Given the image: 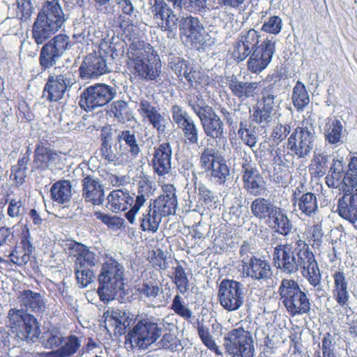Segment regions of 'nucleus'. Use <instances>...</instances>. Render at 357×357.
<instances>
[{
  "mask_svg": "<svg viewBox=\"0 0 357 357\" xmlns=\"http://www.w3.org/2000/svg\"><path fill=\"white\" fill-rule=\"evenodd\" d=\"M334 279L333 294L337 303L342 307L348 305L349 294L348 282L342 271H335L333 275Z\"/></svg>",
  "mask_w": 357,
  "mask_h": 357,
  "instance_id": "f704fd0d",
  "label": "nucleus"
},
{
  "mask_svg": "<svg viewBox=\"0 0 357 357\" xmlns=\"http://www.w3.org/2000/svg\"><path fill=\"white\" fill-rule=\"evenodd\" d=\"M112 70L111 63L100 52L87 54L79 68V77L84 80L98 79Z\"/></svg>",
  "mask_w": 357,
  "mask_h": 357,
  "instance_id": "dca6fc26",
  "label": "nucleus"
},
{
  "mask_svg": "<svg viewBox=\"0 0 357 357\" xmlns=\"http://www.w3.org/2000/svg\"><path fill=\"white\" fill-rule=\"evenodd\" d=\"M241 165L243 188L248 194L255 197L263 195L266 190V183L259 173L257 164L250 156L245 154Z\"/></svg>",
  "mask_w": 357,
  "mask_h": 357,
  "instance_id": "ddd939ff",
  "label": "nucleus"
},
{
  "mask_svg": "<svg viewBox=\"0 0 357 357\" xmlns=\"http://www.w3.org/2000/svg\"><path fill=\"white\" fill-rule=\"evenodd\" d=\"M75 269L77 282L82 287H86L93 282V272L88 266L75 264Z\"/></svg>",
  "mask_w": 357,
  "mask_h": 357,
  "instance_id": "4d7b16f0",
  "label": "nucleus"
},
{
  "mask_svg": "<svg viewBox=\"0 0 357 357\" xmlns=\"http://www.w3.org/2000/svg\"><path fill=\"white\" fill-rule=\"evenodd\" d=\"M171 309L178 316L185 320H189L192 317V312L183 303L182 298L176 295L172 301Z\"/></svg>",
  "mask_w": 357,
  "mask_h": 357,
  "instance_id": "13d9d810",
  "label": "nucleus"
},
{
  "mask_svg": "<svg viewBox=\"0 0 357 357\" xmlns=\"http://www.w3.org/2000/svg\"><path fill=\"white\" fill-rule=\"evenodd\" d=\"M304 185L301 184L292 194L291 201L297 206L301 213L306 216H312L318 210L317 199L315 194L303 190Z\"/></svg>",
  "mask_w": 357,
  "mask_h": 357,
  "instance_id": "4be33fe9",
  "label": "nucleus"
},
{
  "mask_svg": "<svg viewBox=\"0 0 357 357\" xmlns=\"http://www.w3.org/2000/svg\"><path fill=\"white\" fill-rule=\"evenodd\" d=\"M292 100L298 110H302L310 102V96L306 87L301 82L298 81L293 89Z\"/></svg>",
  "mask_w": 357,
  "mask_h": 357,
  "instance_id": "09e8293b",
  "label": "nucleus"
},
{
  "mask_svg": "<svg viewBox=\"0 0 357 357\" xmlns=\"http://www.w3.org/2000/svg\"><path fill=\"white\" fill-rule=\"evenodd\" d=\"M278 293L280 302L291 316L302 315L310 312V299L295 280L283 279Z\"/></svg>",
  "mask_w": 357,
  "mask_h": 357,
  "instance_id": "423d86ee",
  "label": "nucleus"
},
{
  "mask_svg": "<svg viewBox=\"0 0 357 357\" xmlns=\"http://www.w3.org/2000/svg\"><path fill=\"white\" fill-rule=\"evenodd\" d=\"M273 112L259 105V106L254 110L252 116V121L255 122L261 128H265L271 125L273 120Z\"/></svg>",
  "mask_w": 357,
  "mask_h": 357,
  "instance_id": "5fc2aeb1",
  "label": "nucleus"
},
{
  "mask_svg": "<svg viewBox=\"0 0 357 357\" xmlns=\"http://www.w3.org/2000/svg\"><path fill=\"white\" fill-rule=\"evenodd\" d=\"M116 95L114 87L105 84H96L83 91L79 103L86 111H92L109 103Z\"/></svg>",
  "mask_w": 357,
  "mask_h": 357,
  "instance_id": "f8f14e48",
  "label": "nucleus"
},
{
  "mask_svg": "<svg viewBox=\"0 0 357 357\" xmlns=\"http://www.w3.org/2000/svg\"><path fill=\"white\" fill-rule=\"evenodd\" d=\"M178 128L182 130L185 142L187 144L190 146L199 145V129L192 119Z\"/></svg>",
  "mask_w": 357,
  "mask_h": 357,
  "instance_id": "8fccbe9b",
  "label": "nucleus"
},
{
  "mask_svg": "<svg viewBox=\"0 0 357 357\" xmlns=\"http://www.w3.org/2000/svg\"><path fill=\"white\" fill-rule=\"evenodd\" d=\"M151 204L163 217L175 214L178 205L176 188L172 185H165L163 194L153 200Z\"/></svg>",
  "mask_w": 357,
  "mask_h": 357,
  "instance_id": "a878e982",
  "label": "nucleus"
},
{
  "mask_svg": "<svg viewBox=\"0 0 357 357\" xmlns=\"http://www.w3.org/2000/svg\"><path fill=\"white\" fill-rule=\"evenodd\" d=\"M116 141L119 143L120 151L122 150L123 145L126 146V149L130 153L131 156L136 158L141 152V148L137 139L135 132L130 130H123L118 132Z\"/></svg>",
  "mask_w": 357,
  "mask_h": 357,
  "instance_id": "c9c22d12",
  "label": "nucleus"
},
{
  "mask_svg": "<svg viewBox=\"0 0 357 357\" xmlns=\"http://www.w3.org/2000/svg\"><path fill=\"white\" fill-rule=\"evenodd\" d=\"M302 254L296 252L291 243L277 245L273 249V261L274 266L282 273L292 275L302 267L306 259Z\"/></svg>",
  "mask_w": 357,
  "mask_h": 357,
  "instance_id": "9d476101",
  "label": "nucleus"
},
{
  "mask_svg": "<svg viewBox=\"0 0 357 357\" xmlns=\"http://www.w3.org/2000/svg\"><path fill=\"white\" fill-rule=\"evenodd\" d=\"M123 273V266L112 257L103 263L98 277L99 287L97 291L102 302L107 303L114 300L118 293L121 294L124 286Z\"/></svg>",
  "mask_w": 357,
  "mask_h": 357,
  "instance_id": "39448f33",
  "label": "nucleus"
},
{
  "mask_svg": "<svg viewBox=\"0 0 357 357\" xmlns=\"http://www.w3.org/2000/svg\"><path fill=\"white\" fill-rule=\"evenodd\" d=\"M188 105L199 118L206 137L220 140L225 138V124L213 108L208 105L199 93L186 97Z\"/></svg>",
  "mask_w": 357,
  "mask_h": 357,
  "instance_id": "20e7f679",
  "label": "nucleus"
},
{
  "mask_svg": "<svg viewBox=\"0 0 357 357\" xmlns=\"http://www.w3.org/2000/svg\"><path fill=\"white\" fill-rule=\"evenodd\" d=\"M158 319L144 317L137 321L132 329L126 336V344L130 343L132 349H146L155 342L162 335V328Z\"/></svg>",
  "mask_w": 357,
  "mask_h": 357,
  "instance_id": "0eeeda50",
  "label": "nucleus"
},
{
  "mask_svg": "<svg viewBox=\"0 0 357 357\" xmlns=\"http://www.w3.org/2000/svg\"><path fill=\"white\" fill-rule=\"evenodd\" d=\"M102 156L109 162H119L123 156L124 153H119L116 149H114L110 142V135L107 134L102 137V144L100 148Z\"/></svg>",
  "mask_w": 357,
  "mask_h": 357,
  "instance_id": "de8ad7c7",
  "label": "nucleus"
},
{
  "mask_svg": "<svg viewBox=\"0 0 357 357\" xmlns=\"http://www.w3.org/2000/svg\"><path fill=\"white\" fill-rule=\"evenodd\" d=\"M195 190H198V196L199 200L203 202L202 204L211 205L212 203L215 202L214 193L208 187L202 183H195Z\"/></svg>",
  "mask_w": 357,
  "mask_h": 357,
  "instance_id": "e2e57ef3",
  "label": "nucleus"
},
{
  "mask_svg": "<svg viewBox=\"0 0 357 357\" xmlns=\"http://www.w3.org/2000/svg\"><path fill=\"white\" fill-rule=\"evenodd\" d=\"M63 344L52 352V357H70L75 354L81 347V338L75 335L65 337Z\"/></svg>",
  "mask_w": 357,
  "mask_h": 357,
  "instance_id": "a19ab883",
  "label": "nucleus"
},
{
  "mask_svg": "<svg viewBox=\"0 0 357 357\" xmlns=\"http://www.w3.org/2000/svg\"><path fill=\"white\" fill-rule=\"evenodd\" d=\"M172 155V149L168 142L155 147L152 164L154 172L158 176H164L170 172Z\"/></svg>",
  "mask_w": 357,
  "mask_h": 357,
  "instance_id": "393cba45",
  "label": "nucleus"
},
{
  "mask_svg": "<svg viewBox=\"0 0 357 357\" xmlns=\"http://www.w3.org/2000/svg\"><path fill=\"white\" fill-rule=\"evenodd\" d=\"M259 82L239 81L235 76H232L228 82V86L232 94L239 99L254 97L259 91Z\"/></svg>",
  "mask_w": 357,
  "mask_h": 357,
  "instance_id": "c756f323",
  "label": "nucleus"
},
{
  "mask_svg": "<svg viewBox=\"0 0 357 357\" xmlns=\"http://www.w3.org/2000/svg\"><path fill=\"white\" fill-rule=\"evenodd\" d=\"M134 315L128 311L109 307L103 314L106 324H110L115 327L114 331L120 335L126 332V328L130 326Z\"/></svg>",
  "mask_w": 357,
  "mask_h": 357,
  "instance_id": "cd10ccee",
  "label": "nucleus"
},
{
  "mask_svg": "<svg viewBox=\"0 0 357 357\" xmlns=\"http://www.w3.org/2000/svg\"><path fill=\"white\" fill-rule=\"evenodd\" d=\"M345 178L346 172L344 171L343 158H334L325 178L326 183L331 188H339L341 191H345L349 188Z\"/></svg>",
  "mask_w": 357,
  "mask_h": 357,
  "instance_id": "c85d7f7f",
  "label": "nucleus"
},
{
  "mask_svg": "<svg viewBox=\"0 0 357 357\" xmlns=\"http://www.w3.org/2000/svg\"><path fill=\"white\" fill-rule=\"evenodd\" d=\"M294 156H296L295 153L288 149L287 146L282 145L275 150L273 162L279 166L289 167V165L293 164Z\"/></svg>",
  "mask_w": 357,
  "mask_h": 357,
  "instance_id": "864d4df0",
  "label": "nucleus"
},
{
  "mask_svg": "<svg viewBox=\"0 0 357 357\" xmlns=\"http://www.w3.org/2000/svg\"><path fill=\"white\" fill-rule=\"evenodd\" d=\"M137 291L142 298L148 300L150 302L157 304L162 303L161 295L163 294L162 287L157 283L149 281L144 282L137 286Z\"/></svg>",
  "mask_w": 357,
  "mask_h": 357,
  "instance_id": "e433bc0d",
  "label": "nucleus"
},
{
  "mask_svg": "<svg viewBox=\"0 0 357 357\" xmlns=\"http://www.w3.org/2000/svg\"><path fill=\"white\" fill-rule=\"evenodd\" d=\"M160 65L157 61L156 58L151 59L149 63H145L140 67L134 70V75L142 79L155 80L160 75Z\"/></svg>",
  "mask_w": 357,
  "mask_h": 357,
  "instance_id": "c03bdc74",
  "label": "nucleus"
},
{
  "mask_svg": "<svg viewBox=\"0 0 357 357\" xmlns=\"http://www.w3.org/2000/svg\"><path fill=\"white\" fill-rule=\"evenodd\" d=\"M300 270L310 284L321 280V272L314 256L306 259Z\"/></svg>",
  "mask_w": 357,
  "mask_h": 357,
  "instance_id": "a18cd8bd",
  "label": "nucleus"
},
{
  "mask_svg": "<svg viewBox=\"0 0 357 357\" xmlns=\"http://www.w3.org/2000/svg\"><path fill=\"white\" fill-rule=\"evenodd\" d=\"M151 183L149 181L142 180L138 183L137 193L130 195L122 190H116L110 192L108 196L109 209L113 212L125 211L128 206L130 210L126 213V217L130 224L135 222V215L141 207L152 195Z\"/></svg>",
  "mask_w": 357,
  "mask_h": 357,
  "instance_id": "7ed1b4c3",
  "label": "nucleus"
},
{
  "mask_svg": "<svg viewBox=\"0 0 357 357\" xmlns=\"http://www.w3.org/2000/svg\"><path fill=\"white\" fill-rule=\"evenodd\" d=\"M171 113L172 119L177 125V127L182 126V124H184L186 121L192 119L187 111L178 105H174L172 106Z\"/></svg>",
  "mask_w": 357,
  "mask_h": 357,
  "instance_id": "69168bd1",
  "label": "nucleus"
},
{
  "mask_svg": "<svg viewBox=\"0 0 357 357\" xmlns=\"http://www.w3.org/2000/svg\"><path fill=\"white\" fill-rule=\"evenodd\" d=\"M111 112L120 123H125L133 119V114L127 102L116 100L111 105Z\"/></svg>",
  "mask_w": 357,
  "mask_h": 357,
  "instance_id": "49530a36",
  "label": "nucleus"
},
{
  "mask_svg": "<svg viewBox=\"0 0 357 357\" xmlns=\"http://www.w3.org/2000/svg\"><path fill=\"white\" fill-rule=\"evenodd\" d=\"M224 346L232 357H253L255 347L250 332L243 328L232 329L224 337Z\"/></svg>",
  "mask_w": 357,
  "mask_h": 357,
  "instance_id": "1a4fd4ad",
  "label": "nucleus"
},
{
  "mask_svg": "<svg viewBox=\"0 0 357 357\" xmlns=\"http://www.w3.org/2000/svg\"><path fill=\"white\" fill-rule=\"evenodd\" d=\"M68 245L70 254L76 258L75 264L94 266L98 264L96 254L86 245L75 241H71Z\"/></svg>",
  "mask_w": 357,
  "mask_h": 357,
  "instance_id": "7c9ffc66",
  "label": "nucleus"
},
{
  "mask_svg": "<svg viewBox=\"0 0 357 357\" xmlns=\"http://www.w3.org/2000/svg\"><path fill=\"white\" fill-rule=\"evenodd\" d=\"M180 37L186 38V40L195 45H204L205 40V31L200 20L195 17H182L179 21Z\"/></svg>",
  "mask_w": 357,
  "mask_h": 357,
  "instance_id": "6ab92c4d",
  "label": "nucleus"
},
{
  "mask_svg": "<svg viewBox=\"0 0 357 357\" xmlns=\"http://www.w3.org/2000/svg\"><path fill=\"white\" fill-rule=\"evenodd\" d=\"M275 50V41L273 37L266 38L260 45L257 47L250 56L248 68L254 73H260L271 63Z\"/></svg>",
  "mask_w": 357,
  "mask_h": 357,
  "instance_id": "a211bd4d",
  "label": "nucleus"
},
{
  "mask_svg": "<svg viewBox=\"0 0 357 357\" xmlns=\"http://www.w3.org/2000/svg\"><path fill=\"white\" fill-rule=\"evenodd\" d=\"M261 93V102L259 105L274 113L276 104L275 99L278 95V89L273 84H269L264 89Z\"/></svg>",
  "mask_w": 357,
  "mask_h": 357,
  "instance_id": "603ef678",
  "label": "nucleus"
},
{
  "mask_svg": "<svg viewBox=\"0 0 357 357\" xmlns=\"http://www.w3.org/2000/svg\"><path fill=\"white\" fill-rule=\"evenodd\" d=\"M175 284L179 292L185 294L189 289V280L187 278L184 268L178 265L175 268L174 271Z\"/></svg>",
  "mask_w": 357,
  "mask_h": 357,
  "instance_id": "052dcab7",
  "label": "nucleus"
},
{
  "mask_svg": "<svg viewBox=\"0 0 357 357\" xmlns=\"http://www.w3.org/2000/svg\"><path fill=\"white\" fill-rule=\"evenodd\" d=\"M245 286L234 280L224 279L219 286L218 298L220 305L228 312L239 310L245 301Z\"/></svg>",
  "mask_w": 357,
  "mask_h": 357,
  "instance_id": "6e6552de",
  "label": "nucleus"
},
{
  "mask_svg": "<svg viewBox=\"0 0 357 357\" xmlns=\"http://www.w3.org/2000/svg\"><path fill=\"white\" fill-rule=\"evenodd\" d=\"M206 173L215 183L220 185L225 184L230 176V169L222 157Z\"/></svg>",
  "mask_w": 357,
  "mask_h": 357,
  "instance_id": "37998d69",
  "label": "nucleus"
},
{
  "mask_svg": "<svg viewBox=\"0 0 357 357\" xmlns=\"http://www.w3.org/2000/svg\"><path fill=\"white\" fill-rule=\"evenodd\" d=\"M282 24L281 18L274 15L264 23L261 30L269 33L278 34L281 31Z\"/></svg>",
  "mask_w": 357,
  "mask_h": 357,
  "instance_id": "774afa93",
  "label": "nucleus"
},
{
  "mask_svg": "<svg viewBox=\"0 0 357 357\" xmlns=\"http://www.w3.org/2000/svg\"><path fill=\"white\" fill-rule=\"evenodd\" d=\"M82 197L85 202L93 205H100L105 200V190L100 179L91 175L85 176L82 181Z\"/></svg>",
  "mask_w": 357,
  "mask_h": 357,
  "instance_id": "b1692460",
  "label": "nucleus"
},
{
  "mask_svg": "<svg viewBox=\"0 0 357 357\" xmlns=\"http://www.w3.org/2000/svg\"><path fill=\"white\" fill-rule=\"evenodd\" d=\"M220 158L214 149L205 148L200 157L201 167L207 172Z\"/></svg>",
  "mask_w": 357,
  "mask_h": 357,
  "instance_id": "6e6d98bb",
  "label": "nucleus"
},
{
  "mask_svg": "<svg viewBox=\"0 0 357 357\" xmlns=\"http://www.w3.org/2000/svg\"><path fill=\"white\" fill-rule=\"evenodd\" d=\"M242 266L243 275L254 281L261 283L271 280L273 277L271 265L264 257L252 256L251 260L244 263Z\"/></svg>",
  "mask_w": 357,
  "mask_h": 357,
  "instance_id": "aec40b11",
  "label": "nucleus"
},
{
  "mask_svg": "<svg viewBox=\"0 0 357 357\" xmlns=\"http://www.w3.org/2000/svg\"><path fill=\"white\" fill-rule=\"evenodd\" d=\"M316 138L312 126H298L287 139L288 149L295 153L298 159H305L316 146Z\"/></svg>",
  "mask_w": 357,
  "mask_h": 357,
  "instance_id": "9b49d317",
  "label": "nucleus"
},
{
  "mask_svg": "<svg viewBox=\"0 0 357 357\" xmlns=\"http://www.w3.org/2000/svg\"><path fill=\"white\" fill-rule=\"evenodd\" d=\"M259 38L260 36L258 34V32L252 29L243 32L238 38L241 43H245V44L253 51L259 46Z\"/></svg>",
  "mask_w": 357,
  "mask_h": 357,
  "instance_id": "680f3d73",
  "label": "nucleus"
},
{
  "mask_svg": "<svg viewBox=\"0 0 357 357\" xmlns=\"http://www.w3.org/2000/svg\"><path fill=\"white\" fill-rule=\"evenodd\" d=\"M73 45L68 36L66 34L55 36L47 43H45L41 48L39 57L40 65L45 69L52 67L64 52Z\"/></svg>",
  "mask_w": 357,
  "mask_h": 357,
  "instance_id": "4468645a",
  "label": "nucleus"
},
{
  "mask_svg": "<svg viewBox=\"0 0 357 357\" xmlns=\"http://www.w3.org/2000/svg\"><path fill=\"white\" fill-rule=\"evenodd\" d=\"M128 57L130 61V64L134 70L138 68V66L144 65L146 62L149 63L151 59H155L153 50L149 44H145L144 42H134L128 49Z\"/></svg>",
  "mask_w": 357,
  "mask_h": 357,
  "instance_id": "bb28decb",
  "label": "nucleus"
},
{
  "mask_svg": "<svg viewBox=\"0 0 357 357\" xmlns=\"http://www.w3.org/2000/svg\"><path fill=\"white\" fill-rule=\"evenodd\" d=\"M75 83L73 73L68 68H65L61 74L49 77L44 91L47 93V98L49 100L58 101Z\"/></svg>",
  "mask_w": 357,
  "mask_h": 357,
  "instance_id": "f3484780",
  "label": "nucleus"
},
{
  "mask_svg": "<svg viewBox=\"0 0 357 357\" xmlns=\"http://www.w3.org/2000/svg\"><path fill=\"white\" fill-rule=\"evenodd\" d=\"M65 341V336L61 330L52 326L43 333L40 337L42 345L48 349H59Z\"/></svg>",
  "mask_w": 357,
  "mask_h": 357,
  "instance_id": "58836bf2",
  "label": "nucleus"
},
{
  "mask_svg": "<svg viewBox=\"0 0 357 357\" xmlns=\"http://www.w3.org/2000/svg\"><path fill=\"white\" fill-rule=\"evenodd\" d=\"M266 224L282 236H288L293 229L291 221L280 207H277Z\"/></svg>",
  "mask_w": 357,
  "mask_h": 357,
  "instance_id": "2f4dec72",
  "label": "nucleus"
},
{
  "mask_svg": "<svg viewBox=\"0 0 357 357\" xmlns=\"http://www.w3.org/2000/svg\"><path fill=\"white\" fill-rule=\"evenodd\" d=\"M197 331L198 335L201 339L202 343L210 350L213 351L217 355H220L222 353L220 351L218 347L215 342L213 336L210 334L209 329L206 326L203 322L197 319Z\"/></svg>",
  "mask_w": 357,
  "mask_h": 357,
  "instance_id": "3c124183",
  "label": "nucleus"
},
{
  "mask_svg": "<svg viewBox=\"0 0 357 357\" xmlns=\"http://www.w3.org/2000/svg\"><path fill=\"white\" fill-rule=\"evenodd\" d=\"M348 170L346 172L345 181L349 187L357 188V158L352 157L348 165Z\"/></svg>",
  "mask_w": 357,
  "mask_h": 357,
  "instance_id": "338daca9",
  "label": "nucleus"
},
{
  "mask_svg": "<svg viewBox=\"0 0 357 357\" xmlns=\"http://www.w3.org/2000/svg\"><path fill=\"white\" fill-rule=\"evenodd\" d=\"M67 19L58 0L46 1L32 26V38L37 45H43L62 27Z\"/></svg>",
  "mask_w": 357,
  "mask_h": 357,
  "instance_id": "f03ea898",
  "label": "nucleus"
},
{
  "mask_svg": "<svg viewBox=\"0 0 357 357\" xmlns=\"http://www.w3.org/2000/svg\"><path fill=\"white\" fill-rule=\"evenodd\" d=\"M20 306L24 308H11L8 313V323L17 343L36 342L40 334V324L35 316L28 311L43 314L46 310V303L43 296L37 292L26 289L18 296Z\"/></svg>",
  "mask_w": 357,
  "mask_h": 357,
  "instance_id": "f257e3e1",
  "label": "nucleus"
},
{
  "mask_svg": "<svg viewBox=\"0 0 357 357\" xmlns=\"http://www.w3.org/2000/svg\"><path fill=\"white\" fill-rule=\"evenodd\" d=\"M162 217L151 203L139 218L140 228L144 231L155 233L159 229Z\"/></svg>",
  "mask_w": 357,
  "mask_h": 357,
  "instance_id": "72a5a7b5",
  "label": "nucleus"
},
{
  "mask_svg": "<svg viewBox=\"0 0 357 357\" xmlns=\"http://www.w3.org/2000/svg\"><path fill=\"white\" fill-rule=\"evenodd\" d=\"M72 185L68 180H60L54 183L50 189L52 199L59 204H66L72 197Z\"/></svg>",
  "mask_w": 357,
  "mask_h": 357,
  "instance_id": "4c0bfd02",
  "label": "nucleus"
},
{
  "mask_svg": "<svg viewBox=\"0 0 357 357\" xmlns=\"http://www.w3.org/2000/svg\"><path fill=\"white\" fill-rule=\"evenodd\" d=\"M291 132V126L289 124L282 125L278 123L273 130L271 138L274 143L279 144L282 142Z\"/></svg>",
  "mask_w": 357,
  "mask_h": 357,
  "instance_id": "0e129e2a",
  "label": "nucleus"
},
{
  "mask_svg": "<svg viewBox=\"0 0 357 357\" xmlns=\"http://www.w3.org/2000/svg\"><path fill=\"white\" fill-rule=\"evenodd\" d=\"M343 196L339 199L337 211L339 215L355 223L357 220V188H347Z\"/></svg>",
  "mask_w": 357,
  "mask_h": 357,
  "instance_id": "5701e85b",
  "label": "nucleus"
},
{
  "mask_svg": "<svg viewBox=\"0 0 357 357\" xmlns=\"http://www.w3.org/2000/svg\"><path fill=\"white\" fill-rule=\"evenodd\" d=\"M151 13L155 24L167 32V38H176L180 20L168 4L164 0H154Z\"/></svg>",
  "mask_w": 357,
  "mask_h": 357,
  "instance_id": "2eb2a0df",
  "label": "nucleus"
},
{
  "mask_svg": "<svg viewBox=\"0 0 357 357\" xmlns=\"http://www.w3.org/2000/svg\"><path fill=\"white\" fill-rule=\"evenodd\" d=\"M343 126L340 120L328 118L324 126L326 139L331 144H337L342 142Z\"/></svg>",
  "mask_w": 357,
  "mask_h": 357,
  "instance_id": "ea45409f",
  "label": "nucleus"
},
{
  "mask_svg": "<svg viewBox=\"0 0 357 357\" xmlns=\"http://www.w3.org/2000/svg\"><path fill=\"white\" fill-rule=\"evenodd\" d=\"M321 350L323 356H321L319 351H317L316 357H336L334 351V339L330 333H326L322 338Z\"/></svg>",
  "mask_w": 357,
  "mask_h": 357,
  "instance_id": "bf43d9fd",
  "label": "nucleus"
},
{
  "mask_svg": "<svg viewBox=\"0 0 357 357\" xmlns=\"http://www.w3.org/2000/svg\"><path fill=\"white\" fill-rule=\"evenodd\" d=\"M277 206L270 199L257 197L250 204V210L252 215L265 223L271 215L276 211Z\"/></svg>",
  "mask_w": 357,
  "mask_h": 357,
  "instance_id": "473e14b6",
  "label": "nucleus"
},
{
  "mask_svg": "<svg viewBox=\"0 0 357 357\" xmlns=\"http://www.w3.org/2000/svg\"><path fill=\"white\" fill-rule=\"evenodd\" d=\"M61 163V156L59 153L40 142L36 144L34 151L33 168L45 171L52 169L58 167Z\"/></svg>",
  "mask_w": 357,
  "mask_h": 357,
  "instance_id": "412c9836",
  "label": "nucleus"
},
{
  "mask_svg": "<svg viewBox=\"0 0 357 357\" xmlns=\"http://www.w3.org/2000/svg\"><path fill=\"white\" fill-rule=\"evenodd\" d=\"M237 134L241 139L249 147H254L258 141L256 126L250 121L241 120Z\"/></svg>",
  "mask_w": 357,
  "mask_h": 357,
  "instance_id": "79ce46f5",
  "label": "nucleus"
}]
</instances>
